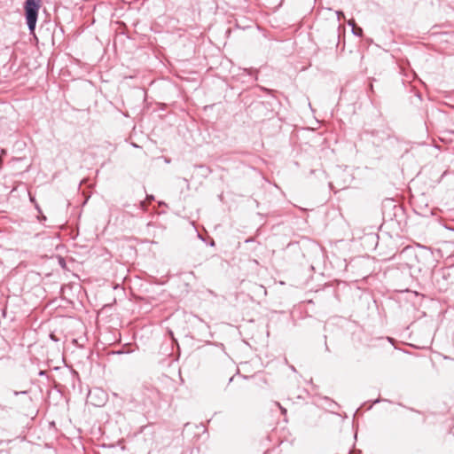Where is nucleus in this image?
<instances>
[{"mask_svg":"<svg viewBox=\"0 0 454 454\" xmlns=\"http://www.w3.org/2000/svg\"><path fill=\"white\" fill-rule=\"evenodd\" d=\"M40 4L41 0H26L24 3L26 22L31 33L35 29Z\"/></svg>","mask_w":454,"mask_h":454,"instance_id":"f257e3e1","label":"nucleus"},{"mask_svg":"<svg viewBox=\"0 0 454 454\" xmlns=\"http://www.w3.org/2000/svg\"><path fill=\"white\" fill-rule=\"evenodd\" d=\"M96 394H100L101 395L105 396V394L103 391L99 390V389H95L94 391H90L89 395H88V398L90 400V402L96 405V406H101L104 404L105 403V398H101L99 399L98 402H95L93 403L92 399H93V396L96 395Z\"/></svg>","mask_w":454,"mask_h":454,"instance_id":"f03ea898","label":"nucleus"},{"mask_svg":"<svg viewBox=\"0 0 454 454\" xmlns=\"http://www.w3.org/2000/svg\"><path fill=\"white\" fill-rule=\"evenodd\" d=\"M196 168H200L201 170V176H204V177H207L209 173H210V169L204 166V165H198V166H195Z\"/></svg>","mask_w":454,"mask_h":454,"instance_id":"7ed1b4c3","label":"nucleus"},{"mask_svg":"<svg viewBox=\"0 0 454 454\" xmlns=\"http://www.w3.org/2000/svg\"><path fill=\"white\" fill-rule=\"evenodd\" d=\"M243 72L247 73L248 75L254 76V80H257L256 70L253 68H244Z\"/></svg>","mask_w":454,"mask_h":454,"instance_id":"20e7f679","label":"nucleus"},{"mask_svg":"<svg viewBox=\"0 0 454 454\" xmlns=\"http://www.w3.org/2000/svg\"><path fill=\"white\" fill-rule=\"evenodd\" d=\"M352 33L353 35L360 37L363 35V29L362 27L356 26L352 28Z\"/></svg>","mask_w":454,"mask_h":454,"instance_id":"39448f33","label":"nucleus"},{"mask_svg":"<svg viewBox=\"0 0 454 454\" xmlns=\"http://www.w3.org/2000/svg\"><path fill=\"white\" fill-rule=\"evenodd\" d=\"M139 207H140L142 210L145 211V210H146V207H147V202H146V201H145V200H141V201L139 202Z\"/></svg>","mask_w":454,"mask_h":454,"instance_id":"423d86ee","label":"nucleus"},{"mask_svg":"<svg viewBox=\"0 0 454 454\" xmlns=\"http://www.w3.org/2000/svg\"><path fill=\"white\" fill-rule=\"evenodd\" d=\"M12 393H13L14 395H27V391H13Z\"/></svg>","mask_w":454,"mask_h":454,"instance_id":"0eeeda50","label":"nucleus"},{"mask_svg":"<svg viewBox=\"0 0 454 454\" xmlns=\"http://www.w3.org/2000/svg\"><path fill=\"white\" fill-rule=\"evenodd\" d=\"M153 200H154V196L153 195H147L146 196V201H148L150 203Z\"/></svg>","mask_w":454,"mask_h":454,"instance_id":"6e6552de","label":"nucleus"},{"mask_svg":"<svg viewBox=\"0 0 454 454\" xmlns=\"http://www.w3.org/2000/svg\"><path fill=\"white\" fill-rule=\"evenodd\" d=\"M277 406L281 410V412L283 414H286V410L285 408H283L278 403H276Z\"/></svg>","mask_w":454,"mask_h":454,"instance_id":"1a4fd4ad","label":"nucleus"},{"mask_svg":"<svg viewBox=\"0 0 454 454\" xmlns=\"http://www.w3.org/2000/svg\"><path fill=\"white\" fill-rule=\"evenodd\" d=\"M348 24L350 27H352V28H353V27H355L356 26V22H355V20H348Z\"/></svg>","mask_w":454,"mask_h":454,"instance_id":"9d476101","label":"nucleus"},{"mask_svg":"<svg viewBox=\"0 0 454 454\" xmlns=\"http://www.w3.org/2000/svg\"><path fill=\"white\" fill-rule=\"evenodd\" d=\"M50 338H51L53 341H56V342H57V341H59V339H58V338L56 337V335H55V334H53V333H51V334H50Z\"/></svg>","mask_w":454,"mask_h":454,"instance_id":"9b49d317","label":"nucleus"},{"mask_svg":"<svg viewBox=\"0 0 454 454\" xmlns=\"http://www.w3.org/2000/svg\"><path fill=\"white\" fill-rule=\"evenodd\" d=\"M337 16H338V20H340V16H344L343 12H337Z\"/></svg>","mask_w":454,"mask_h":454,"instance_id":"f8f14e48","label":"nucleus"},{"mask_svg":"<svg viewBox=\"0 0 454 454\" xmlns=\"http://www.w3.org/2000/svg\"><path fill=\"white\" fill-rule=\"evenodd\" d=\"M182 180L184 181V183H185V184L188 185L189 181H188V179H187V178L184 177Z\"/></svg>","mask_w":454,"mask_h":454,"instance_id":"ddd939ff","label":"nucleus"},{"mask_svg":"<svg viewBox=\"0 0 454 454\" xmlns=\"http://www.w3.org/2000/svg\"><path fill=\"white\" fill-rule=\"evenodd\" d=\"M40 220H43V221H45V220H46L45 215H42V216H41Z\"/></svg>","mask_w":454,"mask_h":454,"instance_id":"4468645a","label":"nucleus"},{"mask_svg":"<svg viewBox=\"0 0 454 454\" xmlns=\"http://www.w3.org/2000/svg\"><path fill=\"white\" fill-rule=\"evenodd\" d=\"M329 185H330L331 189H333V184L332 182L329 184Z\"/></svg>","mask_w":454,"mask_h":454,"instance_id":"2eb2a0df","label":"nucleus"},{"mask_svg":"<svg viewBox=\"0 0 454 454\" xmlns=\"http://www.w3.org/2000/svg\"><path fill=\"white\" fill-rule=\"evenodd\" d=\"M44 373H45V372H44L43 371H41V372H39V375H44Z\"/></svg>","mask_w":454,"mask_h":454,"instance_id":"dca6fc26","label":"nucleus"},{"mask_svg":"<svg viewBox=\"0 0 454 454\" xmlns=\"http://www.w3.org/2000/svg\"><path fill=\"white\" fill-rule=\"evenodd\" d=\"M370 89H371V90H373V85L372 84H370Z\"/></svg>","mask_w":454,"mask_h":454,"instance_id":"f3484780","label":"nucleus"},{"mask_svg":"<svg viewBox=\"0 0 454 454\" xmlns=\"http://www.w3.org/2000/svg\"><path fill=\"white\" fill-rule=\"evenodd\" d=\"M1 153H2V154H4L5 153V150L2 149Z\"/></svg>","mask_w":454,"mask_h":454,"instance_id":"a211bd4d","label":"nucleus"},{"mask_svg":"<svg viewBox=\"0 0 454 454\" xmlns=\"http://www.w3.org/2000/svg\"><path fill=\"white\" fill-rule=\"evenodd\" d=\"M246 242H252V239H247L246 240Z\"/></svg>","mask_w":454,"mask_h":454,"instance_id":"6ab92c4d","label":"nucleus"},{"mask_svg":"<svg viewBox=\"0 0 454 454\" xmlns=\"http://www.w3.org/2000/svg\"><path fill=\"white\" fill-rule=\"evenodd\" d=\"M36 208L38 210L39 213H41V209L36 206Z\"/></svg>","mask_w":454,"mask_h":454,"instance_id":"aec40b11","label":"nucleus"},{"mask_svg":"<svg viewBox=\"0 0 454 454\" xmlns=\"http://www.w3.org/2000/svg\"><path fill=\"white\" fill-rule=\"evenodd\" d=\"M291 370L295 371V368L292 365Z\"/></svg>","mask_w":454,"mask_h":454,"instance_id":"412c9836","label":"nucleus"},{"mask_svg":"<svg viewBox=\"0 0 454 454\" xmlns=\"http://www.w3.org/2000/svg\"><path fill=\"white\" fill-rule=\"evenodd\" d=\"M379 402H380V400L377 399V400L374 401V403H379Z\"/></svg>","mask_w":454,"mask_h":454,"instance_id":"4be33fe9","label":"nucleus"}]
</instances>
